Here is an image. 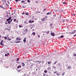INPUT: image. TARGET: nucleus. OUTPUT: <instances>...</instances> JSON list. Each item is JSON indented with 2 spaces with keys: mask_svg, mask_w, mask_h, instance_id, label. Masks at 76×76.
<instances>
[{
  "mask_svg": "<svg viewBox=\"0 0 76 76\" xmlns=\"http://www.w3.org/2000/svg\"><path fill=\"white\" fill-rule=\"evenodd\" d=\"M2 3L3 4H4H4L5 3V2H6V1H7V0H2Z\"/></svg>",
  "mask_w": 76,
  "mask_h": 76,
  "instance_id": "1",
  "label": "nucleus"
},
{
  "mask_svg": "<svg viewBox=\"0 0 76 76\" xmlns=\"http://www.w3.org/2000/svg\"><path fill=\"white\" fill-rule=\"evenodd\" d=\"M11 19H12V18L11 17H10L7 20V21L8 22V21H9V20H11Z\"/></svg>",
  "mask_w": 76,
  "mask_h": 76,
  "instance_id": "2",
  "label": "nucleus"
},
{
  "mask_svg": "<svg viewBox=\"0 0 76 76\" xmlns=\"http://www.w3.org/2000/svg\"><path fill=\"white\" fill-rule=\"evenodd\" d=\"M67 68L68 69H69V70H71V69H72V67H71V66H68L67 67Z\"/></svg>",
  "mask_w": 76,
  "mask_h": 76,
  "instance_id": "3",
  "label": "nucleus"
},
{
  "mask_svg": "<svg viewBox=\"0 0 76 76\" xmlns=\"http://www.w3.org/2000/svg\"><path fill=\"white\" fill-rule=\"evenodd\" d=\"M12 21V19H11L10 20V21H8V23H9V24H10L11 23V22Z\"/></svg>",
  "mask_w": 76,
  "mask_h": 76,
  "instance_id": "4",
  "label": "nucleus"
},
{
  "mask_svg": "<svg viewBox=\"0 0 76 76\" xmlns=\"http://www.w3.org/2000/svg\"><path fill=\"white\" fill-rule=\"evenodd\" d=\"M76 31L74 30V31L71 33V34H75V33H76Z\"/></svg>",
  "mask_w": 76,
  "mask_h": 76,
  "instance_id": "5",
  "label": "nucleus"
},
{
  "mask_svg": "<svg viewBox=\"0 0 76 76\" xmlns=\"http://www.w3.org/2000/svg\"><path fill=\"white\" fill-rule=\"evenodd\" d=\"M22 66H23V67H24V66H25V64L24 63H22L21 64Z\"/></svg>",
  "mask_w": 76,
  "mask_h": 76,
  "instance_id": "6",
  "label": "nucleus"
},
{
  "mask_svg": "<svg viewBox=\"0 0 76 76\" xmlns=\"http://www.w3.org/2000/svg\"><path fill=\"white\" fill-rule=\"evenodd\" d=\"M51 35H52V36H54V33H51Z\"/></svg>",
  "mask_w": 76,
  "mask_h": 76,
  "instance_id": "7",
  "label": "nucleus"
},
{
  "mask_svg": "<svg viewBox=\"0 0 76 76\" xmlns=\"http://www.w3.org/2000/svg\"><path fill=\"white\" fill-rule=\"evenodd\" d=\"M63 4H65V5L67 4V3L66 2H63Z\"/></svg>",
  "mask_w": 76,
  "mask_h": 76,
  "instance_id": "8",
  "label": "nucleus"
},
{
  "mask_svg": "<svg viewBox=\"0 0 76 76\" xmlns=\"http://www.w3.org/2000/svg\"><path fill=\"white\" fill-rule=\"evenodd\" d=\"M16 39L17 40H20V38H19V37H17L16 38Z\"/></svg>",
  "mask_w": 76,
  "mask_h": 76,
  "instance_id": "9",
  "label": "nucleus"
},
{
  "mask_svg": "<svg viewBox=\"0 0 76 76\" xmlns=\"http://www.w3.org/2000/svg\"><path fill=\"white\" fill-rule=\"evenodd\" d=\"M32 35H34V36L35 35V33L34 32L32 33Z\"/></svg>",
  "mask_w": 76,
  "mask_h": 76,
  "instance_id": "10",
  "label": "nucleus"
},
{
  "mask_svg": "<svg viewBox=\"0 0 76 76\" xmlns=\"http://www.w3.org/2000/svg\"><path fill=\"white\" fill-rule=\"evenodd\" d=\"M50 14H51V13L48 12L46 14V15H50Z\"/></svg>",
  "mask_w": 76,
  "mask_h": 76,
  "instance_id": "11",
  "label": "nucleus"
},
{
  "mask_svg": "<svg viewBox=\"0 0 76 76\" xmlns=\"http://www.w3.org/2000/svg\"><path fill=\"white\" fill-rule=\"evenodd\" d=\"M25 15H27L28 16L29 15V13H28L26 12V13H25Z\"/></svg>",
  "mask_w": 76,
  "mask_h": 76,
  "instance_id": "12",
  "label": "nucleus"
},
{
  "mask_svg": "<svg viewBox=\"0 0 76 76\" xmlns=\"http://www.w3.org/2000/svg\"><path fill=\"white\" fill-rule=\"evenodd\" d=\"M63 37V36L62 35L60 37H59V38H62Z\"/></svg>",
  "mask_w": 76,
  "mask_h": 76,
  "instance_id": "13",
  "label": "nucleus"
},
{
  "mask_svg": "<svg viewBox=\"0 0 76 76\" xmlns=\"http://www.w3.org/2000/svg\"><path fill=\"white\" fill-rule=\"evenodd\" d=\"M22 8H25V7H26V6H24V5L22 6Z\"/></svg>",
  "mask_w": 76,
  "mask_h": 76,
  "instance_id": "14",
  "label": "nucleus"
},
{
  "mask_svg": "<svg viewBox=\"0 0 76 76\" xmlns=\"http://www.w3.org/2000/svg\"><path fill=\"white\" fill-rule=\"evenodd\" d=\"M0 45H1L2 46H3V45H4V44L3 43H1V44H0Z\"/></svg>",
  "mask_w": 76,
  "mask_h": 76,
  "instance_id": "15",
  "label": "nucleus"
},
{
  "mask_svg": "<svg viewBox=\"0 0 76 76\" xmlns=\"http://www.w3.org/2000/svg\"><path fill=\"white\" fill-rule=\"evenodd\" d=\"M3 40H2L1 41V43L0 44H1L2 43H3Z\"/></svg>",
  "mask_w": 76,
  "mask_h": 76,
  "instance_id": "16",
  "label": "nucleus"
},
{
  "mask_svg": "<svg viewBox=\"0 0 76 76\" xmlns=\"http://www.w3.org/2000/svg\"><path fill=\"white\" fill-rule=\"evenodd\" d=\"M23 41L24 42H26V39H24L23 40Z\"/></svg>",
  "mask_w": 76,
  "mask_h": 76,
  "instance_id": "17",
  "label": "nucleus"
},
{
  "mask_svg": "<svg viewBox=\"0 0 76 76\" xmlns=\"http://www.w3.org/2000/svg\"><path fill=\"white\" fill-rule=\"evenodd\" d=\"M4 38H5V39H7V38L6 37H4Z\"/></svg>",
  "mask_w": 76,
  "mask_h": 76,
  "instance_id": "18",
  "label": "nucleus"
},
{
  "mask_svg": "<svg viewBox=\"0 0 76 76\" xmlns=\"http://www.w3.org/2000/svg\"><path fill=\"white\" fill-rule=\"evenodd\" d=\"M44 72H45V73H47V70H45V71Z\"/></svg>",
  "mask_w": 76,
  "mask_h": 76,
  "instance_id": "19",
  "label": "nucleus"
},
{
  "mask_svg": "<svg viewBox=\"0 0 76 76\" xmlns=\"http://www.w3.org/2000/svg\"><path fill=\"white\" fill-rule=\"evenodd\" d=\"M20 42V41H19L18 42H15V43H19V42Z\"/></svg>",
  "mask_w": 76,
  "mask_h": 76,
  "instance_id": "20",
  "label": "nucleus"
},
{
  "mask_svg": "<svg viewBox=\"0 0 76 76\" xmlns=\"http://www.w3.org/2000/svg\"><path fill=\"white\" fill-rule=\"evenodd\" d=\"M53 68H54V69H56V67H55V66H53Z\"/></svg>",
  "mask_w": 76,
  "mask_h": 76,
  "instance_id": "21",
  "label": "nucleus"
},
{
  "mask_svg": "<svg viewBox=\"0 0 76 76\" xmlns=\"http://www.w3.org/2000/svg\"><path fill=\"white\" fill-rule=\"evenodd\" d=\"M17 61H19V59L18 58H17Z\"/></svg>",
  "mask_w": 76,
  "mask_h": 76,
  "instance_id": "22",
  "label": "nucleus"
},
{
  "mask_svg": "<svg viewBox=\"0 0 76 76\" xmlns=\"http://www.w3.org/2000/svg\"><path fill=\"white\" fill-rule=\"evenodd\" d=\"M41 20H42V21H44V19L43 18L41 19Z\"/></svg>",
  "mask_w": 76,
  "mask_h": 76,
  "instance_id": "23",
  "label": "nucleus"
},
{
  "mask_svg": "<svg viewBox=\"0 0 76 76\" xmlns=\"http://www.w3.org/2000/svg\"><path fill=\"white\" fill-rule=\"evenodd\" d=\"M37 37H38L39 38H40V35H37Z\"/></svg>",
  "mask_w": 76,
  "mask_h": 76,
  "instance_id": "24",
  "label": "nucleus"
},
{
  "mask_svg": "<svg viewBox=\"0 0 76 76\" xmlns=\"http://www.w3.org/2000/svg\"><path fill=\"white\" fill-rule=\"evenodd\" d=\"M0 7H1V8H3V7H2V6H1V5L0 6Z\"/></svg>",
  "mask_w": 76,
  "mask_h": 76,
  "instance_id": "25",
  "label": "nucleus"
},
{
  "mask_svg": "<svg viewBox=\"0 0 76 76\" xmlns=\"http://www.w3.org/2000/svg\"><path fill=\"white\" fill-rule=\"evenodd\" d=\"M22 3H25V1H21Z\"/></svg>",
  "mask_w": 76,
  "mask_h": 76,
  "instance_id": "26",
  "label": "nucleus"
},
{
  "mask_svg": "<svg viewBox=\"0 0 76 76\" xmlns=\"http://www.w3.org/2000/svg\"><path fill=\"white\" fill-rule=\"evenodd\" d=\"M54 72V73H57V71H55V72Z\"/></svg>",
  "mask_w": 76,
  "mask_h": 76,
  "instance_id": "27",
  "label": "nucleus"
},
{
  "mask_svg": "<svg viewBox=\"0 0 76 76\" xmlns=\"http://www.w3.org/2000/svg\"><path fill=\"white\" fill-rule=\"evenodd\" d=\"M29 23H32V22H31V20H29Z\"/></svg>",
  "mask_w": 76,
  "mask_h": 76,
  "instance_id": "28",
  "label": "nucleus"
},
{
  "mask_svg": "<svg viewBox=\"0 0 76 76\" xmlns=\"http://www.w3.org/2000/svg\"><path fill=\"white\" fill-rule=\"evenodd\" d=\"M48 70L50 69V67H48Z\"/></svg>",
  "mask_w": 76,
  "mask_h": 76,
  "instance_id": "29",
  "label": "nucleus"
},
{
  "mask_svg": "<svg viewBox=\"0 0 76 76\" xmlns=\"http://www.w3.org/2000/svg\"><path fill=\"white\" fill-rule=\"evenodd\" d=\"M27 1L28 2V3H30V1H29V0H28Z\"/></svg>",
  "mask_w": 76,
  "mask_h": 76,
  "instance_id": "30",
  "label": "nucleus"
},
{
  "mask_svg": "<svg viewBox=\"0 0 76 76\" xmlns=\"http://www.w3.org/2000/svg\"><path fill=\"white\" fill-rule=\"evenodd\" d=\"M25 31H26L27 32L28 31V29H25Z\"/></svg>",
  "mask_w": 76,
  "mask_h": 76,
  "instance_id": "31",
  "label": "nucleus"
},
{
  "mask_svg": "<svg viewBox=\"0 0 76 76\" xmlns=\"http://www.w3.org/2000/svg\"><path fill=\"white\" fill-rule=\"evenodd\" d=\"M9 16V15L8 14L6 15V17H8Z\"/></svg>",
  "mask_w": 76,
  "mask_h": 76,
  "instance_id": "32",
  "label": "nucleus"
},
{
  "mask_svg": "<svg viewBox=\"0 0 76 76\" xmlns=\"http://www.w3.org/2000/svg\"><path fill=\"white\" fill-rule=\"evenodd\" d=\"M9 40V41H10V40H11V39H8L7 40Z\"/></svg>",
  "mask_w": 76,
  "mask_h": 76,
  "instance_id": "33",
  "label": "nucleus"
},
{
  "mask_svg": "<svg viewBox=\"0 0 76 76\" xmlns=\"http://www.w3.org/2000/svg\"><path fill=\"white\" fill-rule=\"evenodd\" d=\"M37 62H39V61H36V63H37Z\"/></svg>",
  "mask_w": 76,
  "mask_h": 76,
  "instance_id": "34",
  "label": "nucleus"
},
{
  "mask_svg": "<svg viewBox=\"0 0 76 76\" xmlns=\"http://www.w3.org/2000/svg\"><path fill=\"white\" fill-rule=\"evenodd\" d=\"M56 63H57V62H55V63H54V64H56Z\"/></svg>",
  "mask_w": 76,
  "mask_h": 76,
  "instance_id": "35",
  "label": "nucleus"
},
{
  "mask_svg": "<svg viewBox=\"0 0 76 76\" xmlns=\"http://www.w3.org/2000/svg\"><path fill=\"white\" fill-rule=\"evenodd\" d=\"M37 13H40V12H39V11H37Z\"/></svg>",
  "mask_w": 76,
  "mask_h": 76,
  "instance_id": "36",
  "label": "nucleus"
},
{
  "mask_svg": "<svg viewBox=\"0 0 76 76\" xmlns=\"http://www.w3.org/2000/svg\"><path fill=\"white\" fill-rule=\"evenodd\" d=\"M51 62H48V64H50V63H51Z\"/></svg>",
  "mask_w": 76,
  "mask_h": 76,
  "instance_id": "37",
  "label": "nucleus"
},
{
  "mask_svg": "<svg viewBox=\"0 0 76 76\" xmlns=\"http://www.w3.org/2000/svg\"><path fill=\"white\" fill-rule=\"evenodd\" d=\"M76 14H72V15L73 16H75V15Z\"/></svg>",
  "mask_w": 76,
  "mask_h": 76,
  "instance_id": "38",
  "label": "nucleus"
},
{
  "mask_svg": "<svg viewBox=\"0 0 76 76\" xmlns=\"http://www.w3.org/2000/svg\"><path fill=\"white\" fill-rule=\"evenodd\" d=\"M50 32L49 31H48V32H47V34H48Z\"/></svg>",
  "mask_w": 76,
  "mask_h": 76,
  "instance_id": "39",
  "label": "nucleus"
},
{
  "mask_svg": "<svg viewBox=\"0 0 76 76\" xmlns=\"http://www.w3.org/2000/svg\"><path fill=\"white\" fill-rule=\"evenodd\" d=\"M19 26L20 28H21V27H22V26L20 25H19Z\"/></svg>",
  "mask_w": 76,
  "mask_h": 76,
  "instance_id": "40",
  "label": "nucleus"
},
{
  "mask_svg": "<svg viewBox=\"0 0 76 76\" xmlns=\"http://www.w3.org/2000/svg\"><path fill=\"white\" fill-rule=\"evenodd\" d=\"M26 75H25V74H24V75H23V76H26Z\"/></svg>",
  "mask_w": 76,
  "mask_h": 76,
  "instance_id": "41",
  "label": "nucleus"
},
{
  "mask_svg": "<svg viewBox=\"0 0 76 76\" xmlns=\"http://www.w3.org/2000/svg\"><path fill=\"white\" fill-rule=\"evenodd\" d=\"M5 56H7V54H6L5 55Z\"/></svg>",
  "mask_w": 76,
  "mask_h": 76,
  "instance_id": "42",
  "label": "nucleus"
},
{
  "mask_svg": "<svg viewBox=\"0 0 76 76\" xmlns=\"http://www.w3.org/2000/svg\"><path fill=\"white\" fill-rule=\"evenodd\" d=\"M76 56V54H74V56Z\"/></svg>",
  "mask_w": 76,
  "mask_h": 76,
  "instance_id": "43",
  "label": "nucleus"
},
{
  "mask_svg": "<svg viewBox=\"0 0 76 76\" xmlns=\"http://www.w3.org/2000/svg\"><path fill=\"white\" fill-rule=\"evenodd\" d=\"M50 26H52V25H53V24H50Z\"/></svg>",
  "mask_w": 76,
  "mask_h": 76,
  "instance_id": "44",
  "label": "nucleus"
},
{
  "mask_svg": "<svg viewBox=\"0 0 76 76\" xmlns=\"http://www.w3.org/2000/svg\"><path fill=\"white\" fill-rule=\"evenodd\" d=\"M76 34L74 35V37H76Z\"/></svg>",
  "mask_w": 76,
  "mask_h": 76,
  "instance_id": "45",
  "label": "nucleus"
},
{
  "mask_svg": "<svg viewBox=\"0 0 76 76\" xmlns=\"http://www.w3.org/2000/svg\"><path fill=\"white\" fill-rule=\"evenodd\" d=\"M36 3H38V1H36Z\"/></svg>",
  "mask_w": 76,
  "mask_h": 76,
  "instance_id": "46",
  "label": "nucleus"
},
{
  "mask_svg": "<svg viewBox=\"0 0 76 76\" xmlns=\"http://www.w3.org/2000/svg\"><path fill=\"white\" fill-rule=\"evenodd\" d=\"M16 22L17 23H18V20L16 21Z\"/></svg>",
  "mask_w": 76,
  "mask_h": 76,
  "instance_id": "47",
  "label": "nucleus"
},
{
  "mask_svg": "<svg viewBox=\"0 0 76 76\" xmlns=\"http://www.w3.org/2000/svg\"><path fill=\"white\" fill-rule=\"evenodd\" d=\"M24 39H26V37H24Z\"/></svg>",
  "mask_w": 76,
  "mask_h": 76,
  "instance_id": "48",
  "label": "nucleus"
},
{
  "mask_svg": "<svg viewBox=\"0 0 76 76\" xmlns=\"http://www.w3.org/2000/svg\"><path fill=\"white\" fill-rule=\"evenodd\" d=\"M15 1H16V2H17V1H18V0H15Z\"/></svg>",
  "mask_w": 76,
  "mask_h": 76,
  "instance_id": "49",
  "label": "nucleus"
},
{
  "mask_svg": "<svg viewBox=\"0 0 76 76\" xmlns=\"http://www.w3.org/2000/svg\"><path fill=\"white\" fill-rule=\"evenodd\" d=\"M19 66H18V67H17V68L18 69H19Z\"/></svg>",
  "mask_w": 76,
  "mask_h": 76,
  "instance_id": "50",
  "label": "nucleus"
},
{
  "mask_svg": "<svg viewBox=\"0 0 76 76\" xmlns=\"http://www.w3.org/2000/svg\"><path fill=\"white\" fill-rule=\"evenodd\" d=\"M7 5V6H8V4H6V3H5Z\"/></svg>",
  "mask_w": 76,
  "mask_h": 76,
  "instance_id": "51",
  "label": "nucleus"
},
{
  "mask_svg": "<svg viewBox=\"0 0 76 76\" xmlns=\"http://www.w3.org/2000/svg\"><path fill=\"white\" fill-rule=\"evenodd\" d=\"M68 34H72V33L69 32L68 33Z\"/></svg>",
  "mask_w": 76,
  "mask_h": 76,
  "instance_id": "52",
  "label": "nucleus"
},
{
  "mask_svg": "<svg viewBox=\"0 0 76 76\" xmlns=\"http://www.w3.org/2000/svg\"><path fill=\"white\" fill-rule=\"evenodd\" d=\"M56 74L57 75L59 76V74Z\"/></svg>",
  "mask_w": 76,
  "mask_h": 76,
  "instance_id": "53",
  "label": "nucleus"
},
{
  "mask_svg": "<svg viewBox=\"0 0 76 76\" xmlns=\"http://www.w3.org/2000/svg\"><path fill=\"white\" fill-rule=\"evenodd\" d=\"M16 19H15L14 20V21H16Z\"/></svg>",
  "mask_w": 76,
  "mask_h": 76,
  "instance_id": "54",
  "label": "nucleus"
},
{
  "mask_svg": "<svg viewBox=\"0 0 76 76\" xmlns=\"http://www.w3.org/2000/svg\"><path fill=\"white\" fill-rule=\"evenodd\" d=\"M19 66V67H21V66L20 65Z\"/></svg>",
  "mask_w": 76,
  "mask_h": 76,
  "instance_id": "55",
  "label": "nucleus"
},
{
  "mask_svg": "<svg viewBox=\"0 0 76 76\" xmlns=\"http://www.w3.org/2000/svg\"><path fill=\"white\" fill-rule=\"evenodd\" d=\"M7 55H9V53H7Z\"/></svg>",
  "mask_w": 76,
  "mask_h": 76,
  "instance_id": "56",
  "label": "nucleus"
},
{
  "mask_svg": "<svg viewBox=\"0 0 76 76\" xmlns=\"http://www.w3.org/2000/svg\"><path fill=\"white\" fill-rule=\"evenodd\" d=\"M7 2L9 4H10V3H9V1H8Z\"/></svg>",
  "mask_w": 76,
  "mask_h": 76,
  "instance_id": "57",
  "label": "nucleus"
},
{
  "mask_svg": "<svg viewBox=\"0 0 76 76\" xmlns=\"http://www.w3.org/2000/svg\"><path fill=\"white\" fill-rule=\"evenodd\" d=\"M31 22V23H32L33 22H34V21H32V22Z\"/></svg>",
  "mask_w": 76,
  "mask_h": 76,
  "instance_id": "58",
  "label": "nucleus"
},
{
  "mask_svg": "<svg viewBox=\"0 0 76 76\" xmlns=\"http://www.w3.org/2000/svg\"><path fill=\"white\" fill-rule=\"evenodd\" d=\"M5 24H6V25H7V23H5Z\"/></svg>",
  "mask_w": 76,
  "mask_h": 76,
  "instance_id": "59",
  "label": "nucleus"
},
{
  "mask_svg": "<svg viewBox=\"0 0 76 76\" xmlns=\"http://www.w3.org/2000/svg\"><path fill=\"white\" fill-rule=\"evenodd\" d=\"M62 76H64V74H62Z\"/></svg>",
  "mask_w": 76,
  "mask_h": 76,
  "instance_id": "60",
  "label": "nucleus"
},
{
  "mask_svg": "<svg viewBox=\"0 0 76 76\" xmlns=\"http://www.w3.org/2000/svg\"><path fill=\"white\" fill-rule=\"evenodd\" d=\"M45 18H43V19H44H44H45Z\"/></svg>",
  "mask_w": 76,
  "mask_h": 76,
  "instance_id": "61",
  "label": "nucleus"
},
{
  "mask_svg": "<svg viewBox=\"0 0 76 76\" xmlns=\"http://www.w3.org/2000/svg\"><path fill=\"white\" fill-rule=\"evenodd\" d=\"M24 14V13L23 12V13H22L23 15Z\"/></svg>",
  "mask_w": 76,
  "mask_h": 76,
  "instance_id": "62",
  "label": "nucleus"
},
{
  "mask_svg": "<svg viewBox=\"0 0 76 76\" xmlns=\"http://www.w3.org/2000/svg\"><path fill=\"white\" fill-rule=\"evenodd\" d=\"M12 38H14V37H12Z\"/></svg>",
  "mask_w": 76,
  "mask_h": 76,
  "instance_id": "63",
  "label": "nucleus"
},
{
  "mask_svg": "<svg viewBox=\"0 0 76 76\" xmlns=\"http://www.w3.org/2000/svg\"><path fill=\"white\" fill-rule=\"evenodd\" d=\"M39 63H41V61H39Z\"/></svg>",
  "mask_w": 76,
  "mask_h": 76,
  "instance_id": "64",
  "label": "nucleus"
}]
</instances>
